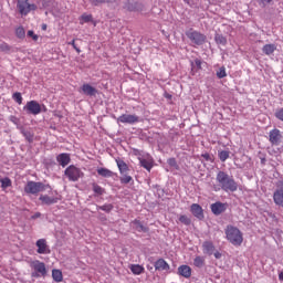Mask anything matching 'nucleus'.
I'll use <instances>...</instances> for the list:
<instances>
[{
    "label": "nucleus",
    "instance_id": "nucleus-27",
    "mask_svg": "<svg viewBox=\"0 0 283 283\" xmlns=\"http://www.w3.org/2000/svg\"><path fill=\"white\" fill-rule=\"evenodd\" d=\"M97 174L98 176H102V178H112L114 176V171L107 168H98Z\"/></svg>",
    "mask_w": 283,
    "mask_h": 283
},
{
    "label": "nucleus",
    "instance_id": "nucleus-25",
    "mask_svg": "<svg viewBox=\"0 0 283 283\" xmlns=\"http://www.w3.org/2000/svg\"><path fill=\"white\" fill-rule=\"evenodd\" d=\"M275 50H277V45L275 44H265L262 48V52L263 54H265V56H271V54H273Z\"/></svg>",
    "mask_w": 283,
    "mask_h": 283
},
{
    "label": "nucleus",
    "instance_id": "nucleus-33",
    "mask_svg": "<svg viewBox=\"0 0 283 283\" xmlns=\"http://www.w3.org/2000/svg\"><path fill=\"white\" fill-rule=\"evenodd\" d=\"M114 210V205L105 203L103 206H97V211H105V213H112Z\"/></svg>",
    "mask_w": 283,
    "mask_h": 283
},
{
    "label": "nucleus",
    "instance_id": "nucleus-34",
    "mask_svg": "<svg viewBox=\"0 0 283 283\" xmlns=\"http://www.w3.org/2000/svg\"><path fill=\"white\" fill-rule=\"evenodd\" d=\"M214 41L217 45H227V38L220 33L214 35Z\"/></svg>",
    "mask_w": 283,
    "mask_h": 283
},
{
    "label": "nucleus",
    "instance_id": "nucleus-13",
    "mask_svg": "<svg viewBox=\"0 0 283 283\" xmlns=\"http://www.w3.org/2000/svg\"><path fill=\"white\" fill-rule=\"evenodd\" d=\"M190 212L192 213V216L195 218H197L198 220H205V210L202 209L201 205L198 203H192L190 206Z\"/></svg>",
    "mask_w": 283,
    "mask_h": 283
},
{
    "label": "nucleus",
    "instance_id": "nucleus-50",
    "mask_svg": "<svg viewBox=\"0 0 283 283\" xmlns=\"http://www.w3.org/2000/svg\"><path fill=\"white\" fill-rule=\"evenodd\" d=\"M27 34H28V36L33 39V41H39V35L34 34V31L30 30V31H28Z\"/></svg>",
    "mask_w": 283,
    "mask_h": 283
},
{
    "label": "nucleus",
    "instance_id": "nucleus-19",
    "mask_svg": "<svg viewBox=\"0 0 283 283\" xmlns=\"http://www.w3.org/2000/svg\"><path fill=\"white\" fill-rule=\"evenodd\" d=\"M202 252L205 255H213L216 252V245L213 244L212 241H205L202 243Z\"/></svg>",
    "mask_w": 283,
    "mask_h": 283
},
{
    "label": "nucleus",
    "instance_id": "nucleus-24",
    "mask_svg": "<svg viewBox=\"0 0 283 283\" xmlns=\"http://www.w3.org/2000/svg\"><path fill=\"white\" fill-rule=\"evenodd\" d=\"M156 271H169V263L165 259H159L155 262Z\"/></svg>",
    "mask_w": 283,
    "mask_h": 283
},
{
    "label": "nucleus",
    "instance_id": "nucleus-42",
    "mask_svg": "<svg viewBox=\"0 0 283 283\" xmlns=\"http://www.w3.org/2000/svg\"><path fill=\"white\" fill-rule=\"evenodd\" d=\"M93 8H98L99 6H103V3L106 2V0H87Z\"/></svg>",
    "mask_w": 283,
    "mask_h": 283
},
{
    "label": "nucleus",
    "instance_id": "nucleus-7",
    "mask_svg": "<svg viewBox=\"0 0 283 283\" xmlns=\"http://www.w3.org/2000/svg\"><path fill=\"white\" fill-rule=\"evenodd\" d=\"M23 111L28 115L39 116V114L43 112V108L41 107V104H39V102L32 99L27 102V104L23 106Z\"/></svg>",
    "mask_w": 283,
    "mask_h": 283
},
{
    "label": "nucleus",
    "instance_id": "nucleus-56",
    "mask_svg": "<svg viewBox=\"0 0 283 283\" xmlns=\"http://www.w3.org/2000/svg\"><path fill=\"white\" fill-rule=\"evenodd\" d=\"M260 160H261V165H266V157H261Z\"/></svg>",
    "mask_w": 283,
    "mask_h": 283
},
{
    "label": "nucleus",
    "instance_id": "nucleus-30",
    "mask_svg": "<svg viewBox=\"0 0 283 283\" xmlns=\"http://www.w3.org/2000/svg\"><path fill=\"white\" fill-rule=\"evenodd\" d=\"M21 134L28 143H34V134L32 132L22 128Z\"/></svg>",
    "mask_w": 283,
    "mask_h": 283
},
{
    "label": "nucleus",
    "instance_id": "nucleus-8",
    "mask_svg": "<svg viewBox=\"0 0 283 283\" xmlns=\"http://www.w3.org/2000/svg\"><path fill=\"white\" fill-rule=\"evenodd\" d=\"M64 174L71 182H77L78 178H83L84 176L83 171L74 165L69 166Z\"/></svg>",
    "mask_w": 283,
    "mask_h": 283
},
{
    "label": "nucleus",
    "instance_id": "nucleus-2",
    "mask_svg": "<svg viewBox=\"0 0 283 283\" xmlns=\"http://www.w3.org/2000/svg\"><path fill=\"white\" fill-rule=\"evenodd\" d=\"M226 238L230 244L233 247H240L242 242H244V238L242 237V231L233 226H228L226 229Z\"/></svg>",
    "mask_w": 283,
    "mask_h": 283
},
{
    "label": "nucleus",
    "instance_id": "nucleus-6",
    "mask_svg": "<svg viewBox=\"0 0 283 283\" xmlns=\"http://www.w3.org/2000/svg\"><path fill=\"white\" fill-rule=\"evenodd\" d=\"M30 266L33 269L31 277H45V275H48V268H45L44 262L35 260L31 262Z\"/></svg>",
    "mask_w": 283,
    "mask_h": 283
},
{
    "label": "nucleus",
    "instance_id": "nucleus-31",
    "mask_svg": "<svg viewBox=\"0 0 283 283\" xmlns=\"http://www.w3.org/2000/svg\"><path fill=\"white\" fill-rule=\"evenodd\" d=\"M231 151L229 150H218V158L221 163H227Z\"/></svg>",
    "mask_w": 283,
    "mask_h": 283
},
{
    "label": "nucleus",
    "instance_id": "nucleus-36",
    "mask_svg": "<svg viewBox=\"0 0 283 283\" xmlns=\"http://www.w3.org/2000/svg\"><path fill=\"white\" fill-rule=\"evenodd\" d=\"M193 265L197 269H202V266H205V256H196L193 260Z\"/></svg>",
    "mask_w": 283,
    "mask_h": 283
},
{
    "label": "nucleus",
    "instance_id": "nucleus-20",
    "mask_svg": "<svg viewBox=\"0 0 283 283\" xmlns=\"http://www.w3.org/2000/svg\"><path fill=\"white\" fill-rule=\"evenodd\" d=\"M56 161L59 163V165H61V167H67L69 163L72 161V158H70V154L62 153L56 156Z\"/></svg>",
    "mask_w": 283,
    "mask_h": 283
},
{
    "label": "nucleus",
    "instance_id": "nucleus-54",
    "mask_svg": "<svg viewBox=\"0 0 283 283\" xmlns=\"http://www.w3.org/2000/svg\"><path fill=\"white\" fill-rule=\"evenodd\" d=\"M212 255H214L216 260H220L222 258V253H220L219 251H216L212 253Z\"/></svg>",
    "mask_w": 283,
    "mask_h": 283
},
{
    "label": "nucleus",
    "instance_id": "nucleus-14",
    "mask_svg": "<svg viewBox=\"0 0 283 283\" xmlns=\"http://www.w3.org/2000/svg\"><path fill=\"white\" fill-rule=\"evenodd\" d=\"M80 92L81 94H84V96H96L98 94V90H96V87L92 86L91 84H83L80 87Z\"/></svg>",
    "mask_w": 283,
    "mask_h": 283
},
{
    "label": "nucleus",
    "instance_id": "nucleus-15",
    "mask_svg": "<svg viewBox=\"0 0 283 283\" xmlns=\"http://www.w3.org/2000/svg\"><path fill=\"white\" fill-rule=\"evenodd\" d=\"M210 209L213 216H222L227 211V203L217 201L210 206Z\"/></svg>",
    "mask_w": 283,
    "mask_h": 283
},
{
    "label": "nucleus",
    "instance_id": "nucleus-45",
    "mask_svg": "<svg viewBox=\"0 0 283 283\" xmlns=\"http://www.w3.org/2000/svg\"><path fill=\"white\" fill-rule=\"evenodd\" d=\"M198 1L199 0H184L189 8H198Z\"/></svg>",
    "mask_w": 283,
    "mask_h": 283
},
{
    "label": "nucleus",
    "instance_id": "nucleus-28",
    "mask_svg": "<svg viewBox=\"0 0 283 283\" xmlns=\"http://www.w3.org/2000/svg\"><path fill=\"white\" fill-rule=\"evenodd\" d=\"M130 271L134 275H142V273H145V268L140 264H133Z\"/></svg>",
    "mask_w": 283,
    "mask_h": 283
},
{
    "label": "nucleus",
    "instance_id": "nucleus-47",
    "mask_svg": "<svg viewBox=\"0 0 283 283\" xmlns=\"http://www.w3.org/2000/svg\"><path fill=\"white\" fill-rule=\"evenodd\" d=\"M258 3L261 8H266L269 3H273V0H258Z\"/></svg>",
    "mask_w": 283,
    "mask_h": 283
},
{
    "label": "nucleus",
    "instance_id": "nucleus-53",
    "mask_svg": "<svg viewBox=\"0 0 283 283\" xmlns=\"http://www.w3.org/2000/svg\"><path fill=\"white\" fill-rule=\"evenodd\" d=\"M134 155L135 156H138V158H143V156H146V155H143V151L142 150H138V149H134Z\"/></svg>",
    "mask_w": 283,
    "mask_h": 283
},
{
    "label": "nucleus",
    "instance_id": "nucleus-32",
    "mask_svg": "<svg viewBox=\"0 0 283 283\" xmlns=\"http://www.w3.org/2000/svg\"><path fill=\"white\" fill-rule=\"evenodd\" d=\"M92 189H93L95 196H103L105 193V188L101 187L96 182L92 184Z\"/></svg>",
    "mask_w": 283,
    "mask_h": 283
},
{
    "label": "nucleus",
    "instance_id": "nucleus-39",
    "mask_svg": "<svg viewBox=\"0 0 283 283\" xmlns=\"http://www.w3.org/2000/svg\"><path fill=\"white\" fill-rule=\"evenodd\" d=\"M15 36H18V39H25V29H23V27L17 28Z\"/></svg>",
    "mask_w": 283,
    "mask_h": 283
},
{
    "label": "nucleus",
    "instance_id": "nucleus-38",
    "mask_svg": "<svg viewBox=\"0 0 283 283\" xmlns=\"http://www.w3.org/2000/svg\"><path fill=\"white\" fill-rule=\"evenodd\" d=\"M81 21H83V23H92V21H94V17L92 14L83 13L81 15Z\"/></svg>",
    "mask_w": 283,
    "mask_h": 283
},
{
    "label": "nucleus",
    "instance_id": "nucleus-57",
    "mask_svg": "<svg viewBox=\"0 0 283 283\" xmlns=\"http://www.w3.org/2000/svg\"><path fill=\"white\" fill-rule=\"evenodd\" d=\"M279 280H280L281 282H283V272H281V273L279 274Z\"/></svg>",
    "mask_w": 283,
    "mask_h": 283
},
{
    "label": "nucleus",
    "instance_id": "nucleus-46",
    "mask_svg": "<svg viewBox=\"0 0 283 283\" xmlns=\"http://www.w3.org/2000/svg\"><path fill=\"white\" fill-rule=\"evenodd\" d=\"M167 164L169 165V167H175V169H178V161H176V158H169L167 160Z\"/></svg>",
    "mask_w": 283,
    "mask_h": 283
},
{
    "label": "nucleus",
    "instance_id": "nucleus-23",
    "mask_svg": "<svg viewBox=\"0 0 283 283\" xmlns=\"http://www.w3.org/2000/svg\"><path fill=\"white\" fill-rule=\"evenodd\" d=\"M116 165L118 167L119 174H129V166L127 165V163H125V160L118 158L116 159Z\"/></svg>",
    "mask_w": 283,
    "mask_h": 283
},
{
    "label": "nucleus",
    "instance_id": "nucleus-1",
    "mask_svg": "<svg viewBox=\"0 0 283 283\" xmlns=\"http://www.w3.org/2000/svg\"><path fill=\"white\" fill-rule=\"evenodd\" d=\"M216 180L218 186L214 187V191H220V189L227 193H229V191L231 193L238 191V181L233 178V176H229V174L220 170L217 174Z\"/></svg>",
    "mask_w": 283,
    "mask_h": 283
},
{
    "label": "nucleus",
    "instance_id": "nucleus-44",
    "mask_svg": "<svg viewBox=\"0 0 283 283\" xmlns=\"http://www.w3.org/2000/svg\"><path fill=\"white\" fill-rule=\"evenodd\" d=\"M274 116L275 118H277V120H281V123H283V107L276 109Z\"/></svg>",
    "mask_w": 283,
    "mask_h": 283
},
{
    "label": "nucleus",
    "instance_id": "nucleus-55",
    "mask_svg": "<svg viewBox=\"0 0 283 283\" xmlns=\"http://www.w3.org/2000/svg\"><path fill=\"white\" fill-rule=\"evenodd\" d=\"M41 218V212H35L33 216H31V220H36Z\"/></svg>",
    "mask_w": 283,
    "mask_h": 283
},
{
    "label": "nucleus",
    "instance_id": "nucleus-12",
    "mask_svg": "<svg viewBox=\"0 0 283 283\" xmlns=\"http://www.w3.org/2000/svg\"><path fill=\"white\" fill-rule=\"evenodd\" d=\"M269 140L271 145H274L275 147H277V145L282 143V132L277 128L270 130Z\"/></svg>",
    "mask_w": 283,
    "mask_h": 283
},
{
    "label": "nucleus",
    "instance_id": "nucleus-17",
    "mask_svg": "<svg viewBox=\"0 0 283 283\" xmlns=\"http://www.w3.org/2000/svg\"><path fill=\"white\" fill-rule=\"evenodd\" d=\"M140 167H144L146 171H151L154 168V164L151 163V156L149 154H146V156L138 157Z\"/></svg>",
    "mask_w": 283,
    "mask_h": 283
},
{
    "label": "nucleus",
    "instance_id": "nucleus-40",
    "mask_svg": "<svg viewBox=\"0 0 283 283\" xmlns=\"http://www.w3.org/2000/svg\"><path fill=\"white\" fill-rule=\"evenodd\" d=\"M12 98L15 103H18V105H21L23 103V96L20 92L13 93Z\"/></svg>",
    "mask_w": 283,
    "mask_h": 283
},
{
    "label": "nucleus",
    "instance_id": "nucleus-61",
    "mask_svg": "<svg viewBox=\"0 0 283 283\" xmlns=\"http://www.w3.org/2000/svg\"><path fill=\"white\" fill-rule=\"evenodd\" d=\"M166 98H171V95L167 94V95H166Z\"/></svg>",
    "mask_w": 283,
    "mask_h": 283
},
{
    "label": "nucleus",
    "instance_id": "nucleus-16",
    "mask_svg": "<svg viewBox=\"0 0 283 283\" xmlns=\"http://www.w3.org/2000/svg\"><path fill=\"white\" fill-rule=\"evenodd\" d=\"M126 10H128V12H143V10H145V4L138 1H128L126 3Z\"/></svg>",
    "mask_w": 283,
    "mask_h": 283
},
{
    "label": "nucleus",
    "instance_id": "nucleus-59",
    "mask_svg": "<svg viewBox=\"0 0 283 283\" xmlns=\"http://www.w3.org/2000/svg\"><path fill=\"white\" fill-rule=\"evenodd\" d=\"M101 220H105V214L99 213Z\"/></svg>",
    "mask_w": 283,
    "mask_h": 283
},
{
    "label": "nucleus",
    "instance_id": "nucleus-58",
    "mask_svg": "<svg viewBox=\"0 0 283 283\" xmlns=\"http://www.w3.org/2000/svg\"><path fill=\"white\" fill-rule=\"evenodd\" d=\"M42 30H48V24H42Z\"/></svg>",
    "mask_w": 283,
    "mask_h": 283
},
{
    "label": "nucleus",
    "instance_id": "nucleus-5",
    "mask_svg": "<svg viewBox=\"0 0 283 283\" xmlns=\"http://www.w3.org/2000/svg\"><path fill=\"white\" fill-rule=\"evenodd\" d=\"M186 36L195 45H205V43H207V35L193 29L186 31Z\"/></svg>",
    "mask_w": 283,
    "mask_h": 283
},
{
    "label": "nucleus",
    "instance_id": "nucleus-49",
    "mask_svg": "<svg viewBox=\"0 0 283 283\" xmlns=\"http://www.w3.org/2000/svg\"><path fill=\"white\" fill-rule=\"evenodd\" d=\"M201 158H203L207 163H213V157L209 153L201 154Z\"/></svg>",
    "mask_w": 283,
    "mask_h": 283
},
{
    "label": "nucleus",
    "instance_id": "nucleus-21",
    "mask_svg": "<svg viewBox=\"0 0 283 283\" xmlns=\"http://www.w3.org/2000/svg\"><path fill=\"white\" fill-rule=\"evenodd\" d=\"M39 200L42 201V205H46L48 207H50L51 205H56V202H59V198L50 197L48 195H41L39 197Z\"/></svg>",
    "mask_w": 283,
    "mask_h": 283
},
{
    "label": "nucleus",
    "instance_id": "nucleus-26",
    "mask_svg": "<svg viewBox=\"0 0 283 283\" xmlns=\"http://www.w3.org/2000/svg\"><path fill=\"white\" fill-rule=\"evenodd\" d=\"M120 185H134V178L129 172L122 174L119 177Z\"/></svg>",
    "mask_w": 283,
    "mask_h": 283
},
{
    "label": "nucleus",
    "instance_id": "nucleus-51",
    "mask_svg": "<svg viewBox=\"0 0 283 283\" xmlns=\"http://www.w3.org/2000/svg\"><path fill=\"white\" fill-rule=\"evenodd\" d=\"M69 45H72V48L75 49L77 54H81V49L78 46H76V42L74 40L72 42H70Z\"/></svg>",
    "mask_w": 283,
    "mask_h": 283
},
{
    "label": "nucleus",
    "instance_id": "nucleus-29",
    "mask_svg": "<svg viewBox=\"0 0 283 283\" xmlns=\"http://www.w3.org/2000/svg\"><path fill=\"white\" fill-rule=\"evenodd\" d=\"M52 279L54 282H61L63 280V272L57 269L52 270Z\"/></svg>",
    "mask_w": 283,
    "mask_h": 283
},
{
    "label": "nucleus",
    "instance_id": "nucleus-9",
    "mask_svg": "<svg viewBox=\"0 0 283 283\" xmlns=\"http://www.w3.org/2000/svg\"><path fill=\"white\" fill-rule=\"evenodd\" d=\"M273 200L276 207H283V180L276 184V189L273 192Z\"/></svg>",
    "mask_w": 283,
    "mask_h": 283
},
{
    "label": "nucleus",
    "instance_id": "nucleus-41",
    "mask_svg": "<svg viewBox=\"0 0 283 283\" xmlns=\"http://www.w3.org/2000/svg\"><path fill=\"white\" fill-rule=\"evenodd\" d=\"M191 67H197V70H202V60L196 59L195 61H190Z\"/></svg>",
    "mask_w": 283,
    "mask_h": 283
},
{
    "label": "nucleus",
    "instance_id": "nucleus-35",
    "mask_svg": "<svg viewBox=\"0 0 283 283\" xmlns=\"http://www.w3.org/2000/svg\"><path fill=\"white\" fill-rule=\"evenodd\" d=\"M2 189H8V187H12V180L10 177L0 178Z\"/></svg>",
    "mask_w": 283,
    "mask_h": 283
},
{
    "label": "nucleus",
    "instance_id": "nucleus-43",
    "mask_svg": "<svg viewBox=\"0 0 283 283\" xmlns=\"http://www.w3.org/2000/svg\"><path fill=\"white\" fill-rule=\"evenodd\" d=\"M217 76H218L219 78H226V76H227V67L221 66V67L219 69V71H217Z\"/></svg>",
    "mask_w": 283,
    "mask_h": 283
},
{
    "label": "nucleus",
    "instance_id": "nucleus-11",
    "mask_svg": "<svg viewBox=\"0 0 283 283\" xmlns=\"http://www.w3.org/2000/svg\"><path fill=\"white\" fill-rule=\"evenodd\" d=\"M117 123L136 125V123H140V117L138 115L123 114L117 118Z\"/></svg>",
    "mask_w": 283,
    "mask_h": 283
},
{
    "label": "nucleus",
    "instance_id": "nucleus-3",
    "mask_svg": "<svg viewBox=\"0 0 283 283\" xmlns=\"http://www.w3.org/2000/svg\"><path fill=\"white\" fill-rule=\"evenodd\" d=\"M45 189H52L50 184L45 185L41 181H28L24 186V192L30 196H38L41 191H45Z\"/></svg>",
    "mask_w": 283,
    "mask_h": 283
},
{
    "label": "nucleus",
    "instance_id": "nucleus-22",
    "mask_svg": "<svg viewBox=\"0 0 283 283\" xmlns=\"http://www.w3.org/2000/svg\"><path fill=\"white\" fill-rule=\"evenodd\" d=\"M178 274L181 275V277H186V280H189V277H191V266L180 265L178 268Z\"/></svg>",
    "mask_w": 283,
    "mask_h": 283
},
{
    "label": "nucleus",
    "instance_id": "nucleus-18",
    "mask_svg": "<svg viewBox=\"0 0 283 283\" xmlns=\"http://www.w3.org/2000/svg\"><path fill=\"white\" fill-rule=\"evenodd\" d=\"M130 224L138 233H149V227L145 226L143 221L138 219L133 220Z\"/></svg>",
    "mask_w": 283,
    "mask_h": 283
},
{
    "label": "nucleus",
    "instance_id": "nucleus-52",
    "mask_svg": "<svg viewBox=\"0 0 283 283\" xmlns=\"http://www.w3.org/2000/svg\"><path fill=\"white\" fill-rule=\"evenodd\" d=\"M9 120L13 123V125H19V118L17 116L11 115L9 117Z\"/></svg>",
    "mask_w": 283,
    "mask_h": 283
},
{
    "label": "nucleus",
    "instance_id": "nucleus-60",
    "mask_svg": "<svg viewBox=\"0 0 283 283\" xmlns=\"http://www.w3.org/2000/svg\"><path fill=\"white\" fill-rule=\"evenodd\" d=\"M209 3H216V0H207Z\"/></svg>",
    "mask_w": 283,
    "mask_h": 283
},
{
    "label": "nucleus",
    "instance_id": "nucleus-48",
    "mask_svg": "<svg viewBox=\"0 0 283 283\" xmlns=\"http://www.w3.org/2000/svg\"><path fill=\"white\" fill-rule=\"evenodd\" d=\"M0 52H10V45L6 42L0 43Z\"/></svg>",
    "mask_w": 283,
    "mask_h": 283
},
{
    "label": "nucleus",
    "instance_id": "nucleus-4",
    "mask_svg": "<svg viewBox=\"0 0 283 283\" xmlns=\"http://www.w3.org/2000/svg\"><path fill=\"white\" fill-rule=\"evenodd\" d=\"M18 13L22 17H28L30 12H35L38 7L35 3H30V0H15Z\"/></svg>",
    "mask_w": 283,
    "mask_h": 283
},
{
    "label": "nucleus",
    "instance_id": "nucleus-37",
    "mask_svg": "<svg viewBox=\"0 0 283 283\" xmlns=\"http://www.w3.org/2000/svg\"><path fill=\"white\" fill-rule=\"evenodd\" d=\"M179 222H181V224H185L186 227H189L191 224V219L187 217V214H181L179 217Z\"/></svg>",
    "mask_w": 283,
    "mask_h": 283
},
{
    "label": "nucleus",
    "instance_id": "nucleus-10",
    "mask_svg": "<svg viewBox=\"0 0 283 283\" xmlns=\"http://www.w3.org/2000/svg\"><path fill=\"white\" fill-rule=\"evenodd\" d=\"M35 247L38 248L36 253L40 255H50L52 251L50 250V245H48V241L45 239H39L35 242Z\"/></svg>",
    "mask_w": 283,
    "mask_h": 283
}]
</instances>
